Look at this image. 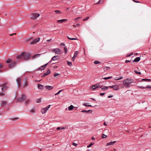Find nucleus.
<instances>
[{"label":"nucleus","instance_id":"603ef678","mask_svg":"<svg viewBox=\"0 0 151 151\" xmlns=\"http://www.w3.org/2000/svg\"><path fill=\"white\" fill-rule=\"evenodd\" d=\"M105 94V93H100V95L101 96H103Z\"/></svg>","mask_w":151,"mask_h":151},{"label":"nucleus","instance_id":"58836bf2","mask_svg":"<svg viewBox=\"0 0 151 151\" xmlns=\"http://www.w3.org/2000/svg\"><path fill=\"white\" fill-rule=\"evenodd\" d=\"M55 12L57 14H61V12L60 11L58 10H55Z\"/></svg>","mask_w":151,"mask_h":151},{"label":"nucleus","instance_id":"2f4dec72","mask_svg":"<svg viewBox=\"0 0 151 151\" xmlns=\"http://www.w3.org/2000/svg\"><path fill=\"white\" fill-rule=\"evenodd\" d=\"M7 103V102L6 101H3L2 102V103L1 104V106L2 105H4L6 104Z\"/></svg>","mask_w":151,"mask_h":151},{"label":"nucleus","instance_id":"e433bc0d","mask_svg":"<svg viewBox=\"0 0 151 151\" xmlns=\"http://www.w3.org/2000/svg\"><path fill=\"white\" fill-rule=\"evenodd\" d=\"M93 63L95 64H98L100 63V62L98 61H95L93 62Z\"/></svg>","mask_w":151,"mask_h":151},{"label":"nucleus","instance_id":"338daca9","mask_svg":"<svg viewBox=\"0 0 151 151\" xmlns=\"http://www.w3.org/2000/svg\"><path fill=\"white\" fill-rule=\"evenodd\" d=\"M61 128L60 127H57V129L58 130H60V129Z\"/></svg>","mask_w":151,"mask_h":151},{"label":"nucleus","instance_id":"cd10ccee","mask_svg":"<svg viewBox=\"0 0 151 151\" xmlns=\"http://www.w3.org/2000/svg\"><path fill=\"white\" fill-rule=\"evenodd\" d=\"M112 78V76H109L107 77H105L103 78V79L104 80H107L108 79H111Z\"/></svg>","mask_w":151,"mask_h":151},{"label":"nucleus","instance_id":"0eeeda50","mask_svg":"<svg viewBox=\"0 0 151 151\" xmlns=\"http://www.w3.org/2000/svg\"><path fill=\"white\" fill-rule=\"evenodd\" d=\"M53 52H54L56 54H59L61 53V50L59 48H55L52 50Z\"/></svg>","mask_w":151,"mask_h":151},{"label":"nucleus","instance_id":"774afa93","mask_svg":"<svg viewBox=\"0 0 151 151\" xmlns=\"http://www.w3.org/2000/svg\"><path fill=\"white\" fill-rule=\"evenodd\" d=\"M61 46H63L65 45V44L63 43H61L60 44Z\"/></svg>","mask_w":151,"mask_h":151},{"label":"nucleus","instance_id":"680f3d73","mask_svg":"<svg viewBox=\"0 0 151 151\" xmlns=\"http://www.w3.org/2000/svg\"><path fill=\"white\" fill-rule=\"evenodd\" d=\"M104 71H106L107 70V68H105V67L104 68Z\"/></svg>","mask_w":151,"mask_h":151},{"label":"nucleus","instance_id":"20e7f679","mask_svg":"<svg viewBox=\"0 0 151 151\" xmlns=\"http://www.w3.org/2000/svg\"><path fill=\"white\" fill-rule=\"evenodd\" d=\"M51 105H50L45 108H42L41 109V112L42 114L45 113L48 109L50 108Z\"/></svg>","mask_w":151,"mask_h":151},{"label":"nucleus","instance_id":"1a4fd4ad","mask_svg":"<svg viewBox=\"0 0 151 151\" xmlns=\"http://www.w3.org/2000/svg\"><path fill=\"white\" fill-rule=\"evenodd\" d=\"M22 80V79L21 78H18L17 80L16 81L17 82V83L18 86L19 87H20L21 86V81Z\"/></svg>","mask_w":151,"mask_h":151},{"label":"nucleus","instance_id":"4be33fe9","mask_svg":"<svg viewBox=\"0 0 151 151\" xmlns=\"http://www.w3.org/2000/svg\"><path fill=\"white\" fill-rule=\"evenodd\" d=\"M88 104V103H87L83 104V106H85L86 107H88V106L92 107L93 106H92L91 105H88L87 104Z\"/></svg>","mask_w":151,"mask_h":151},{"label":"nucleus","instance_id":"5701e85b","mask_svg":"<svg viewBox=\"0 0 151 151\" xmlns=\"http://www.w3.org/2000/svg\"><path fill=\"white\" fill-rule=\"evenodd\" d=\"M108 89V87L105 86H104V87H103V88H102V90H103V91H106Z\"/></svg>","mask_w":151,"mask_h":151},{"label":"nucleus","instance_id":"412c9836","mask_svg":"<svg viewBox=\"0 0 151 151\" xmlns=\"http://www.w3.org/2000/svg\"><path fill=\"white\" fill-rule=\"evenodd\" d=\"M38 87L40 89H43V86L41 84H38Z\"/></svg>","mask_w":151,"mask_h":151},{"label":"nucleus","instance_id":"2eb2a0df","mask_svg":"<svg viewBox=\"0 0 151 151\" xmlns=\"http://www.w3.org/2000/svg\"><path fill=\"white\" fill-rule=\"evenodd\" d=\"M48 64V63H47L45 64V65L41 66L39 68H38V70H42L44 69V68H45L46 66Z\"/></svg>","mask_w":151,"mask_h":151},{"label":"nucleus","instance_id":"39448f33","mask_svg":"<svg viewBox=\"0 0 151 151\" xmlns=\"http://www.w3.org/2000/svg\"><path fill=\"white\" fill-rule=\"evenodd\" d=\"M40 16L39 14L33 13L31 14V18L33 19H36L38 17Z\"/></svg>","mask_w":151,"mask_h":151},{"label":"nucleus","instance_id":"5fc2aeb1","mask_svg":"<svg viewBox=\"0 0 151 151\" xmlns=\"http://www.w3.org/2000/svg\"><path fill=\"white\" fill-rule=\"evenodd\" d=\"M29 100H27L26 101L25 103L26 104H28L29 103Z\"/></svg>","mask_w":151,"mask_h":151},{"label":"nucleus","instance_id":"8fccbe9b","mask_svg":"<svg viewBox=\"0 0 151 151\" xmlns=\"http://www.w3.org/2000/svg\"><path fill=\"white\" fill-rule=\"evenodd\" d=\"M32 39V38H27V39H26L25 41L26 42H27Z\"/></svg>","mask_w":151,"mask_h":151},{"label":"nucleus","instance_id":"6e6552de","mask_svg":"<svg viewBox=\"0 0 151 151\" xmlns=\"http://www.w3.org/2000/svg\"><path fill=\"white\" fill-rule=\"evenodd\" d=\"M25 96L24 94H23L20 98H18L17 100L18 101L21 102L23 101L25 99Z\"/></svg>","mask_w":151,"mask_h":151},{"label":"nucleus","instance_id":"6ab92c4d","mask_svg":"<svg viewBox=\"0 0 151 151\" xmlns=\"http://www.w3.org/2000/svg\"><path fill=\"white\" fill-rule=\"evenodd\" d=\"M67 21V19H62L61 20H58L57 21V22H60V23H62L63 22H66Z\"/></svg>","mask_w":151,"mask_h":151},{"label":"nucleus","instance_id":"ddd939ff","mask_svg":"<svg viewBox=\"0 0 151 151\" xmlns=\"http://www.w3.org/2000/svg\"><path fill=\"white\" fill-rule=\"evenodd\" d=\"M113 89L114 90L117 91L119 89V88L118 85H113Z\"/></svg>","mask_w":151,"mask_h":151},{"label":"nucleus","instance_id":"6e6d98bb","mask_svg":"<svg viewBox=\"0 0 151 151\" xmlns=\"http://www.w3.org/2000/svg\"><path fill=\"white\" fill-rule=\"evenodd\" d=\"M108 87V88H113V86H107Z\"/></svg>","mask_w":151,"mask_h":151},{"label":"nucleus","instance_id":"f3484780","mask_svg":"<svg viewBox=\"0 0 151 151\" xmlns=\"http://www.w3.org/2000/svg\"><path fill=\"white\" fill-rule=\"evenodd\" d=\"M58 56H55L53 57L51 59V60L50 61V62H51V60H56L58 59Z\"/></svg>","mask_w":151,"mask_h":151},{"label":"nucleus","instance_id":"3c124183","mask_svg":"<svg viewBox=\"0 0 151 151\" xmlns=\"http://www.w3.org/2000/svg\"><path fill=\"white\" fill-rule=\"evenodd\" d=\"M141 81L147 82V79H142Z\"/></svg>","mask_w":151,"mask_h":151},{"label":"nucleus","instance_id":"f8f14e48","mask_svg":"<svg viewBox=\"0 0 151 151\" xmlns=\"http://www.w3.org/2000/svg\"><path fill=\"white\" fill-rule=\"evenodd\" d=\"M99 86V83H97L95 85H93L92 86V88L93 89V91L96 88H98V86Z\"/></svg>","mask_w":151,"mask_h":151},{"label":"nucleus","instance_id":"0e129e2a","mask_svg":"<svg viewBox=\"0 0 151 151\" xmlns=\"http://www.w3.org/2000/svg\"><path fill=\"white\" fill-rule=\"evenodd\" d=\"M113 97V96H108V98H111Z\"/></svg>","mask_w":151,"mask_h":151},{"label":"nucleus","instance_id":"864d4df0","mask_svg":"<svg viewBox=\"0 0 151 151\" xmlns=\"http://www.w3.org/2000/svg\"><path fill=\"white\" fill-rule=\"evenodd\" d=\"M146 88H151V86H149L148 85L146 87Z\"/></svg>","mask_w":151,"mask_h":151},{"label":"nucleus","instance_id":"b1692460","mask_svg":"<svg viewBox=\"0 0 151 151\" xmlns=\"http://www.w3.org/2000/svg\"><path fill=\"white\" fill-rule=\"evenodd\" d=\"M41 54H37L34 56H32V58H37L39 57V56L41 55Z\"/></svg>","mask_w":151,"mask_h":151},{"label":"nucleus","instance_id":"e2e57ef3","mask_svg":"<svg viewBox=\"0 0 151 151\" xmlns=\"http://www.w3.org/2000/svg\"><path fill=\"white\" fill-rule=\"evenodd\" d=\"M63 90H60L58 91V92L57 93L58 94H59L61 91H62Z\"/></svg>","mask_w":151,"mask_h":151},{"label":"nucleus","instance_id":"ea45409f","mask_svg":"<svg viewBox=\"0 0 151 151\" xmlns=\"http://www.w3.org/2000/svg\"><path fill=\"white\" fill-rule=\"evenodd\" d=\"M75 57H76V52H75L74 53V56L72 58V59L73 60V61L75 59Z\"/></svg>","mask_w":151,"mask_h":151},{"label":"nucleus","instance_id":"9d476101","mask_svg":"<svg viewBox=\"0 0 151 151\" xmlns=\"http://www.w3.org/2000/svg\"><path fill=\"white\" fill-rule=\"evenodd\" d=\"M81 111V112L86 114H89L93 112V111L91 110H82Z\"/></svg>","mask_w":151,"mask_h":151},{"label":"nucleus","instance_id":"72a5a7b5","mask_svg":"<svg viewBox=\"0 0 151 151\" xmlns=\"http://www.w3.org/2000/svg\"><path fill=\"white\" fill-rule=\"evenodd\" d=\"M41 98H39V99H37V100L36 101V102L37 103H40V102H41Z\"/></svg>","mask_w":151,"mask_h":151},{"label":"nucleus","instance_id":"c756f323","mask_svg":"<svg viewBox=\"0 0 151 151\" xmlns=\"http://www.w3.org/2000/svg\"><path fill=\"white\" fill-rule=\"evenodd\" d=\"M103 2V0H99L98 2H97L96 3H95V4H101Z\"/></svg>","mask_w":151,"mask_h":151},{"label":"nucleus","instance_id":"aec40b11","mask_svg":"<svg viewBox=\"0 0 151 151\" xmlns=\"http://www.w3.org/2000/svg\"><path fill=\"white\" fill-rule=\"evenodd\" d=\"M45 87L48 90L52 89L53 88V87L51 86H46Z\"/></svg>","mask_w":151,"mask_h":151},{"label":"nucleus","instance_id":"7ed1b4c3","mask_svg":"<svg viewBox=\"0 0 151 151\" xmlns=\"http://www.w3.org/2000/svg\"><path fill=\"white\" fill-rule=\"evenodd\" d=\"M0 87H1L2 90L5 91L8 88H9L8 86L7 83L0 85Z\"/></svg>","mask_w":151,"mask_h":151},{"label":"nucleus","instance_id":"69168bd1","mask_svg":"<svg viewBox=\"0 0 151 151\" xmlns=\"http://www.w3.org/2000/svg\"><path fill=\"white\" fill-rule=\"evenodd\" d=\"M104 125L106 126H107V125L105 122H104L103 124Z\"/></svg>","mask_w":151,"mask_h":151},{"label":"nucleus","instance_id":"a878e982","mask_svg":"<svg viewBox=\"0 0 151 151\" xmlns=\"http://www.w3.org/2000/svg\"><path fill=\"white\" fill-rule=\"evenodd\" d=\"M12 61H13V60L12 59H7L6 61V62L7 63H9L12 62Z\"/></svg>","mask_w":151,"mask_h":151},{"label":"nucleus","instance_id":"a211bd4d","mask_svg":"<svg viewBox=\"0 0 151 151\" xmlns=\"http://www.w3.org/2000/svg\"><path fill=\"white\" fill-rule=\"evenodd\" d=\"M140 60V57H137L134 60H133L132 61V62H137L138 61H139Z\"/></svg>","mask_w":151,"mask_h":151},{"label":"nucleus","instance_id":"f704fd0d","mask_svg":"<svg viewBox=\"0 0 151 151\" xmlns=\"http://www.w3.org/2000/svg\"><path fill=\"white\" fill-rule=\"evenodd\" d=\"M134 72H135V73L137 74H141V73L140 72L137 71V70H135L134 71Z\"/></svg>","mask_w":151,"mask_h":151},{"label":"nucleus","instance_id":"c85d7f7f","mask_svg":"<svg viewBox=\"0 0 151 151\" xmlns=\"http://www.w3.org/2000/svg\"><path fill=\"white\" fill-rule=\"evenodd\" d=\"M67 63L68 65L70 66H71L72 65V63L71 62H70L68 61H67Z\"/></svg>","mask_w":151,"mask_h":151},{"label":"nucleus","instance_id":"a18cd8bd","mask_svg":"<svg viewBox=\"0 0 151 151\" xmlns=\"http://www.w3.org/2000/svg\"><path fill=\"white\" fill-rule=\"evenodd\" d=\"M64 49L65 50V54H66L67 52V48L66 47H64Z\"/></svg>","mask_w":151,"mask_h":151},{"label":"nucleus","instance_id":"37998d69","mask_svg":"<svg viewBox=\"0 0 151 151\" xmlns=\"http://www.w3.org/2000/svg\"><path fill=\"white\" fill-rule=\"evenodd\" d=\"M123 78V77L122 76H121L120 78H116L115 79V80H119L122 79Z\"/></svg>","mask_w":151,"mask_h":151},{"label":"nucleus","instance_id":"4c0bfd02","mask_svg":"<svg viewBox=\"0 0 151 151\" xmlns=\"http://www.w3.org/2000/svg\"><path fill=\"white\" fill-rule=\"evenodd\" d=\"M67 38L70 40H76V38H70L68 36L67 37Z\"/></svg>","mask_w":151,"mask_h":151},{"label":"nucleus","instance_id":"423d86ee","mask_svg":"<svg viewBox=\"0 0 151 151\" xmlns=\"http://www.w3.org/2000/svg\"><path fill=\"white\" fill-rule=\"evenodd\" d=\"M40 40V38L38 37L34 40L32 42H30V45H34L36 44Z\"/></svg>","mask_w":151,"mask_h":151},{"label":"nucleus","instance_id":"473e14b6","mask_svg":"<svg viewBox=\"0 0 151 151\" xmlns=\"http://www.w3.org/2000/svg\"><path fill=\"white\" fill-rule=\"evenodd\" d=\"M107 137V136L105 135V134H102V136H101V138H106V137Z\"/></svg>","mask_w":151,"mask_h":151},{"label":"nucleus","instance_id":"bf43d9fd","mask_svg":"<svg viewBox=\"0 0 151 151\" xmlns=\"http://www.w3.org/2000/svg\"><path fill=\"white\" fill-rule=\"evenodd\" d=\"M81 18V17H78L76 18V21H78Z\"/></svg>","mask_w":151,"mask_h":151},{"label":"nucleus","instance_id":"09e8293b","mask_svg":"<svg viewBox=\"0 0 151 151\" xmlns=\"http://www.w3.org/2000/svg\"><path fill=\"white\" fill-rule=\"evenodd\" d=\"M132 62V61L131 60H126L125 61V63H128L129 62Z\"/></svg>","mask_w":151,"mask_h":151},{"label":"nucleus","instance_id":"bb28decb","mask_svg":"<svg viewBox=\"0 0 151 151\" xmlns=\"http://www.w3.org/2000/svg\"><path fill=\"white\" fill-rule=\"evenodd\" d=\"M27 84H28V83L27 82V80L26 79L25 80V81L24 82V84L23 85V86L24 87H25L27 86Z\"/></svg>","mask_w":151,"mask_h":151},{"label":"nucleus","instance_id":"79ce46f5","mask_svg":"<svg viewBox=\"0 0 151 151\" xmlns=\"http://www.w3.org/2000/svg\"><path fill=\"white\" fill-rule=\"evenodd\" d=\"M104 86H100L99 84V86H98V88L101 89L102 90V88L104 87Z\"/></svg>","mask_w":151,"mask_h":151},{"label":"nucleus","instance_id":"c9c22d12","mask_svg":"<svg viewBox=\"0 0 151 151\" xmlns=\"http://www.w3.org/2000/svg\"><path fill=\"white\" fill-rule=\"evenodd\" d=\"M35 111V108L33 109H31L30 111V112L32 113H34Z\"/></svg>","mask_w":151,"mask_h":151},{"label":"nucleus","instance_id":"dca6fc26","mask_svg":"<svg viewBox=\"0 0 151 151\" xmlns=\"http://www.w3.org/2000/svg\"><path fill=\"white\" fill-rule=\"evenodd\" d=\"M116 141H114L113 142H108L107 143V144L106 145V146H108L110 145H113L115 143H116Z\"/></svg>","mask_w":151,"mask_h":151},{"label":"nucleus","instance_id":"f03ea898","mask_svg":"<svg viewBox=\"0 0 151 151\" xmlns=\"http://www.w3.org/2000/svg\"><path fill=\"white\" fill-rule=\"evenodd\" d=\"M133 81L132 79L129 78L126 79L123 82V83L124 84V86L126 88H129L130 87V86L129 85V84L131 83Z\"/></svg>","mask_w":151,"mask_h":151},{"label":"nucleus","instance_id":"4d7b16f0","mask_svg":"<svg viewBox=\"0 0 151 151\" xmlns=\"http://www.w3.org/2000/svg\"><path fill=\"white\" fill-rule=\"evenodd\" d=\"M16 34H17L16 33H13V34H10L9 35V36H13L14 35H16Z\"/></svg>","mask_w":151,"mask_h":151},{"label":"nucleus","instance_id":"052dcab7","mask_svg":"<svg viewBox=\"0 0 151 151\" xmlns=\"http://www.w3.org/2000/svg\"><path fill=\"white\" fill-rule=\"evenodd\" d=\"M151 81V79H147V82Z\"/></svg>","mask_w":151,"mask_h":151},{"label":"nucleus","instance_id":"a19ab883","mask_svg":"<svg viewBox=\"0 0 151 151\" xmlns=\"http://www.w3.org/2000/svg\"><path fill=\"white\" fill-rule=\"evenodd\" d=\"M89 19V17H87L83 19V20L84 21H86L87 20Z\"/></svg>","mask_w":151,"mask_h":151},{"label":"nucleus","instance_id":"49530a36","mask_svg":"<svg viewBox=\"0 0 151 151\" xmlns=\"http://www.w3.org/2000/svg\"><path fill=\"white\" fill-rule=\"evenodd\" d=\"M138 87L139 88H142V89H145V88H146V87H145L142 86H138Z\"/></svg>","mask_w":151,"mask_h":151},{"label":"nucleus","instance_id":"9b49d317","mask_svg":"<svg viewBox=\"0 0 151 151\" xmlns=\"http://www.w3.org/2000/svg\"><path fill=\"white\" fill-rule=\"evenodd\" d=\"M50 73V71L49 69H48L47 71L42 76V77H45L46 76L49 74Z\"/></svg>","mask_w":151,"mask_h":151},{"label":"nucleus","instance_id":"13d9d810","mask_svg":"<svg viewBox=\"0 0 151 151\" xmlns=\"http://www.w3.org/2000/svg\"><path fill=\"white\" fill-rule=\"evenodd\" d=\"M133 1H134L135 2H136V3H140V1H136V0H133Z\"/></svg>","mask_w":151,"mask_h":151},{"label":"nucleus","instance_id":"c03bdc74","mask_svg":"<svg viewBox=\"0 0 151 151\" xmlns=\"http://www.w3.org/2000/svg\"><path fill=\"white\" fill-rule=\"evenodd\" d=\"M4 92L3 91L2 93H0V96H4L5 95Z\"/></svg>","mask_w":151,"mask_h":151},{"label":"nucleus","instance_id":"7c9ffc66","mask_svg":"<svg viewBox=\"0 0 151 151\" xmlns=\"http://www.w3.org/2000/svg\"><path fill=\"white\" fill-rule=\"evenodd\" d=\"M60 75V74L58 73H54L53 75L54 77H56L57 76H59Z\"/></svg>","mask_w":151,"mask_h":151},{"label":"nucleus","instance_id":"f257e3e1","mask_svg":"<svg viewBox=\"0 0 151 151\" xmlns=\"http://www.w3.org/2000/svg\"><path fill=\"white\" fill-rule=\"evenodd\" d=\"M30 56V55L29 53L23 52L21 54L19 55L17 58L19 61V59L27 60L29 59Z\"/></svg>","mask_w":151,"mask_h":151},{"label":"nucleus","instance_id":"4468645a","mask_svg":"<svg viewBox=\"0 0 151 151\" xmlns=\"http://www.w3.org/2000/svg\"><path fill=\"white\" fill-rule=\"evenodd\" d=\"M17 63V62H15L14 63H12L9 65V68H11L13 67H14L15 66V64Z\"/></svg>","mask_w":151,"mask_h":151},{"label":"nucleus","instance_id":"393cba45","mask_svg":"<svg viewBox=\"0 0 151 151\" xmlns=\"http://www.w3.org/2000/svg\"><path fill=\"white\" fill-rule=\"evenodd\" d=\"M74 108V106L72 105H71L68 107V109L70 111L72 110Z\"/></svg>","mask_w":151,"mask_h":151},{"label":"nucleus","instance_id":"de8ad7c7","mask_svg":"<svg viewBox=\"0 0 151 151\" xmlns=\"http://www.w3.org/2000/svg\"><path fill=\"white\" fill-rule=\"evenodd\" d=\"M93 144V143H90L89 145L87 146V147H91L92 145Z\"/></svg>","mask_w":151,"mask_h":151}]
</instances>
